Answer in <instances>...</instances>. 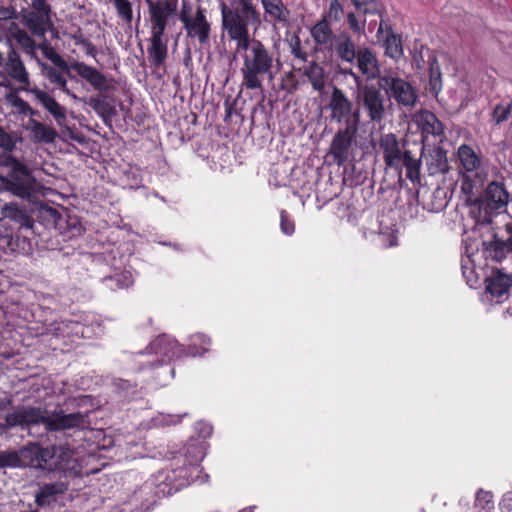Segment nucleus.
<instances>
[{
  "label": "nucleus",
  "instance_id": "obj_1",
  "mask_svg": "<svg viewBox=\"0 0 512 512\" xmlns=\"http://www.w3.org/2000/svg\"><path fill=\"white\" fill-rule=\"evenodd\" d=\"M203 456V447L196 439H190L176 452H169L162 468V496H171L194 482H204L208 475H204L205 479L201 477Z\"/></svg>",
  "mask_w": 512,
  "mask_h": 512
},
{
  "label": "nucleus",
  "instance_id": "obj_2",
  "mask_svg": "<svg viewBox=\"0 0 512 512\" xmlns=\"http://www.w3.org/2000/svg\"><path fill=\"white\" fill-rule=\"evenodd\" d=\"M229 40L236 42L237 51H243L242 66V87L247 90H263V79L271 78L274 63L278 62L274 50L265 45L255 37L251 38L250 33L244 32L228 36Z\"/></svg>",
  "mask_w": 512,
  "mask_h": 512
},
{
  "label": "nucleus",
  "instance_id": "obj_3",
  "mask_svg": "<svg viewBox=\"0 0 512 512\" xmlns=\"http://www.w3.org/2000/svg\"><path fill=\"white\" fill-rule=\"evenodd\" d=\"M8 428L20 427L22 430H28V433L35 436L32 429L42 424L44 432H58L69 429H84L89 426V416L87 413L74 412L66 414L63 410L53 411L51 414L35 406H22L8 413L5 417Z\"/></svg>",
  "mask_w": 512,
  "mask_h": 512
},
{
  "label": "nucleus",
  "instance_id": "obj_4",
  "mask_svg": "<svg viewBox=\"0 0 512 512\" xmlns=\"http://www.w3.org/2000/svg\"><path fill=\"white\" fill-rule=\"evenodd\" d=\"M220 1L222 29L227 36L249 31V26L258 28L261 24V13L257 7V0H232L228 5Z\"/></svg>",
  "mask_w": 512,
  "mask_h": 512
},
{
  "label": "nucleus",
  "instance_id": "obj_5",
  "mask_svg": "<svg viewBox=\"0 0 512 512\" xmlns=\"http://www.w3.org/2000/svg\"><path fill=\"white\" fill-rule=\"evenodd\" d=\"M33 455V465L43 470L66 473L76 465L73 450L64 445L35 447Z\"/></svg>",
  "mask_w": 512,
  "mask_h": 512
},
{
  "label": "nucleus",
  "instance_id": "obj_6",
  "mask_svg": "<svg viewBox=\"0 0 512 512\" xmlns=\"http://www.w3.org/2000/svg\"><path fill=\"white\" fill-rule=\"evenodd\" d=\"M206 13V9L201 5L193 13L189 1H182L179 19L184 25L187 36L197 38L201 44L207 43L211 34V23L208 21Z\"/></svg>",
  "mask_w": 512,
  "mask_h": 512
},
{
  "label": "nucleus",
  "instance_id": "obj_7",
  "mask_svg": "<svg viewBox=\"0 0 512 512\" xmlns=\"http://www.w3.org/2000/svg\"><path fill=\"white\" fill-rule=\"evenodd\" d=\"M331 121L337 124H344V127L359 128L360 111L353 109V102L338 87H333L328 103Z\"/></svg>",
  "mask_w": 512,
  "mask_h": 512
},
{
  "label": "nucleus",
  "instance_id": "obj_8",
  "mask_svg": "<svg viewBox=\"0 0 512 512\" xmlns=\"http://www.w3.org/2000/svg\"><path fill=\"white\" fill-rule=\"evenodd\" d=\"M380 85L358 86L357 104L366 112L371 122L380 123L386 115V99Z\"/></svg>",
  "mask_w": 512,
  "mask_h": 512
},
{
  "label": "nucleus",
  "instance_id": "obj_9",
  "mask_svg": "<svg viewBox=\"0 0 512 512\" xmlns=\"http://www.w3.org/2000/svg\"><path fill=\"white\" fill-rule=\"evenodd\" d=\"M378 84L386 95L399 106L411 108L417 101V93L412 84L396 74H386L379 78Z\"/></svg>",
  "mask_w": 512,
  "mask_h": 512
},
{
  "label": "nucleus",
  "instance_id": "obj_10",
  "mask_svg": "<svg viewBox=\"0 0 512 512\" xmlns=\"http://www.w3.org/2000/svg\"><path fill=\"white\" fill-rule=\"evenodd\" d=\"M359 128L342 127L333 136L328 155L338 166L346 165L353 156V144Z\"/></svg>",
  "mask_w": 512,
  "mask_h": 512
},
{
  "label": "nucleus",
  "instance_id": "obj_11",
  "mask_svg": "<svg viewBox=\"0 0 512 512\" xmlns=\"http://www.w3.org/2000/svg\"><path fill=\"white\" fill-rule=\"evenodd\" d=\"M7 162L11 165L9 190L19 197H29L34 191L35 182L27 167L15 157L9 156Z\"/></svg>",
  "mask_w": 512,
  "mask_h": 512
},
{
  "label": "nucleus",
  "instance_id": "obj_12",
  "mask_svg": "<svg viewBox=\"0 0 512 512\" xmlns=\"http://www.w3.org/2000/svg\"><path fill=\"white\" fill-rule=\"evenodd\" d=\"M379 149L382 152L386 168L401 172L405 150L402 149L397 136L394 133L381 135Z\"/></svg>",
  "mask_w": 512,
  "mask_h": 512
},
{
  "label": "nucleus",
  "instance_id": "obj_13",
  "mask_svg": "<svg viewBox=\"0 0 512 512\" xmlns=\"http://www.w3.org/2000/svg\"><path fill=\"white\" fill-rule=\"evenodd\" d=\"M36 61L40 68L41 75L54 86V89H60L66 95L77 99V96L68 88L67 76L72 77L70 72L72 69L71 65L68 64V71H66L45 63L38 57H36Z\"/></svg>",
  "mask_w": 512,
  "mask_h": 512
},
{
  "label": "nucleus",
  "instance_id": "obj_14",
  "mask_svg": "<svg viewBox=\"0 0 512 512\" xmlns=\"http://www.w3.org/2000/svg\"><path fill=\"white\" fill-rule=\"evenodd\" d=\"M151 21L152 43L149 55L153 65L160 67V0H145Z\"/></svg>",
  "mask_w": 512,
  "mask_h": 512
},
{
  "label": "nucleus",
  "instance_id": "obj_15",
  "mask_svg": "<svg viewBox=\"0 0 512 512\" xmlns=\"http://www.w3.org/2000/svg\"><path fill=\"white\" fill-rule=\"evenodd\" d=\"M7 74L22 86V89L29 90L30 79L29 73L19 55L14 48H10L4 63Z\"/></svg>",
  "mask_w": 512,
  "mask_h": 512
},
{
  "label": "nucleus",
  "instance_id": "obj_16",
  "mask_svg": "<svg viewBox=\"0 0 512 512\" xmlns=\"http://www.w3.org/2000/svg\"><path fill=\"white\" fill-rule=\"evenodd\" d=\"M74 70L82 79L87 81L95 90L107 92L111 88V81L96 68L85 64L84 62L75 61L71 64Z\"/></svg>",
  "mask_w": 512,
  "mask_h": 512
},
{
  "label": "nucleus",
  "instance_id": "obj_17",
  "mask_svg": "<svg viewBox=\"0 0 512 512\" xmlns=\"http://www.w3.org/2000/svg\"><path fill=\"white\" fill-rule=\"evenodd\" d=\"M310 36L319 50L332 52L337 35L332 29L331 22H328L326 18H321L310 28Z\"/></svg>",
  "mask_w": 512,
  "mask_h": 512
},
{
  "label": "nucleus",
  "instance_id": "obj_18",
  "mask_svg": "<svg viewBox=\"0 0 512 512\" xmlns=\"http://www.w3.org/2000/svg\"><path fill=\"white\" fill-rule=\"evenodd\" d=\"M358 70L367 79L373 80L380 78V66L376 54L368 47L358 48L357 57H355Z\"/></svg>",
  "mask_w": 512,
  "mask_h": 512
},
{
  "label": "nucleus",
  "instance_id": "obj_19",
  "mask_svg": "<svg viewBox=\"0 0 512 512\" xmlns=\"http://www.w3.org/2000/svg\"><path fill=\"white\" fill-rule=\"evenodd\" d=\"M332 52H335L342 62L349 64L355 63V57H357L358 49L349 32L342 31L337 35L333 43Z\"/></svg>",
  "mask_w": 512,
  "mask_h": 512
},
{
  "label": "nucleus",
  "instance_id": "obj_20",
  "mask_svg": "<svg viewBox=\"0 0 512 512\" xmlns=\"http://www.w3.org/2000/svg\"><path fill=\"white\" fill-rule=\"evenodd\" d=\"M386 31V36L383 39V46L385 48V55L394 59L399 60L403 56V45L402 37L393 31L392 27L386 25L384 27V21L381 20L378 30L377 37L380 39V35Z\"/></svg>",
  "mask_w": 512,
  "mask_h": 512
},
{
  "label": "nucleus",
  "instance_id": "obj_21",
  "mask_svg": "<svg viewBox=\"0 0 512 512\" xmlns=\"http://www.w3.org/2000/svg\"><path fill=\"white\" fill-rule=\"evenodd\" d=\"M265 20L274 26L281 24L285 26L290 19V11L283 0H261Z\"/></svg>",
  "mask_w": 512,
  "mask_h": 512
},
{
  "label": "nucleus",
  "instance_id": "obj_22",
  "mask_svg": "<svg viewBox=\"0 0 512 512\" xmlns=\"http://www.w3.org/2000/svg\"><path fill=\"white\" fill-rule=\"evenodd\" d=\"M505 233L507 234L505 239L500 237L498 233H494L493 239L486 247L487 255L498 262L512 252V226L507 225Z\"/></svg>",
  "mask_w": 512,
  "mask_h": 512
},
{
  "label": "nucleus",
  "instance_id": "obj_23",
  "mask_svg": "<svg viewBox=\"0 0 512 512\" xmlns=\"http://www.w3.org/2000/svg\"><path fill=\"white\" fill-rule=\"evenodd\" d=\"M67 490L68 485L61 481L44 484L36 493L35 501L40 507L49 506L55 503Z\"/></svg>",
  "mask_w": 512,
  "mask_h": 512
},
{
  "label": "nucleus",
  "instance_id": "obj_24",
  "mask_svg": "<svg viewBox=\"0 0 512 512\" xmlns=\"http://www.w3.org/2000/svg\"><path fill=\"white\" fill-rule=\"evenodd\" d=\"M417 122L421 128L422 137L424 140L428 141L429 136L434 138H442L444 136L443 124L439 121L434 113L428 110L420 111Z\"/></svg>",
  "mask_w": 512,
  "mask_h": 512
},
{
  "label": "nucleus",
  "instance_id": "obj_25",
  "mask_svg": "<svg viewBox=\"0 0 512 512\" xmlns=\"http://www.w3.org/2000/svg\"><path fill=\"white\" fill-rule=\"evenodd\" d=\"M509 201V193L501 182L488 184L484 193V202L489 209L497 210L505 207Z\"/></svg>",
  "mask_w": 512,
  "mask_h": 512
},
{
  "label": "nucleus",
  "instance_id": "obj_26",
  "mask_svg": "<svg viewBox=\"0 0 512 512\" xmlns=\"http://www.w3.org/2000/svg\"><path fill=\"white\" fill-rule=\"evenodd\" d=\"M29 92L54 117L58 124H62L66 120V109L54 97L38 87L29 89Z\"/></svg>",
  "mask_w": 512,
  "mask_h": 512
},
{
  "label": "nucleus",
  "instance_id": "obj_27",
  "mask_svg": "<svg viewBox=\"0 0 512 512\" xmlns=\"http://www.w3.org/2000/svg\"><path fill=\"white\" fill-rule=\"evenodd\" d=\"M187 349L178 340L168 334L162 333V369L165 362H172L187 357Z\"/></svg>",
  "mask_w": 512,
  "mask_h": 512
},
{
  "label": "nucleus",
  "instance_id": "obj_28",
  "mask_svg": "<svg viewBox=\"0 0 512 512\" xmlns=\"http://www.w3.org/2000/svg\"><path fill=\"white\" fill-rule=\"evenodd\" d=\"M23 22L27 28L36 36H44L48 28L53 26L51 15L31 12L27 9L22 11Z\"/></svg>",
  "mask_w": 512,
  "mask_h": 512
},
{
  "label": "nucleus",
  "instance_id": "obj_29",
  "mask_svg": "<svg viewBox=\"0 0 512 512\" xmlns=\"http://www.w3.org/2000/svg\"><path fill=\"white\" fill-rule=\"evenodd\" d=\"M26 129L31 132L32 140L35 143H54L57 132L54 128L39 122L36 119H30Z\"/></svg>",
  "mask_w": 512,
  "mask_h": 512
},
{
  "label": "nucleus",
  "instance_id": "obj_30",
  "mask_svg": "<svg viewBox=\"0 0 512 512\" xmlns=\"http://www.w3.org/2000/svg\"><path fill=\"white\" fill-rule=\"evenodd\" d=\"M427 63L429 68L430 91L437 96L442 90V73L437 57L430 49H426Z\"/></svg>",
  "mask_w": 512,
  "mask_h": 512
},
{
  "label": "nucleus",
  "instance_id": "obj_31",
  "mask_svg": "<svg viewBox=\"0 0 512 512\" xmlns=\"http://www.w3.org/2000/svg\"><path fill=\"white\" fill-rule=\"evenodd\" d=\"M427 169L430 175L444 174L449 170L447 152L441 148H434L427 158Z\"/></svg>",
  "mask_w": 512,
  "mask_h": 512
},
{
  "label": "nucleus",
  "instance_id": "obj_32",
  "mask_svg": "<svg viewBox=\"0 0 512 512\" xmlns=\"http://www.w3.org/2000/svg\"><path fill=\"white\" fill-rule=\"evenodd\" d=\"M457 154L460 164L466 172H474L480 167V156L474 151V149L471 146L467 144H462L458 148Z\"/></svg>",
  "mask_w": 512,
  "mask_h": 512
},
{
  "label": "nucleus",
  "instance_id": "obj_33",
  "mask_svg": "<svg viewBox=\"0 0 512 512\" xmlns=\"http://www.w3.org/2000/svg\"><path fill=\"white\" fill-rule=\"evenodd\" d=\"M312 88L315 91L322 92L326 84V75L324 68L316 62H311L304 72Z\"/></svg>",
  "mask_w": 512,
  "mask_h": 512
},
{
  "label": "nucleus",
  "instance_id": "obj_34",
  "mask_svg": "<svg viewBox=\"0 0 512 512\" xmlns=\"http://www.w3.org/2000/svg\"><path fill=\"white\" fill-rule=\"evenodd\" d=\"M211 339L204 334L198 333L191 337V343L187 349V355L191 357L203 356L210 349Z\"/></svg>",
  "mask_w": 512,
  "mask_h": 512
},
{
  "label": "nucleus",
  "instance_id": "obj_35",
  "mask_svg": "<svg viewBox=\"0 0 512 512\" xmlns=\"http://www.w3.org/2000/svg\"><path fill=\"white\" fill-rule=\"evenodd\" d=\"M510 280L507 276L499 274L487 280L486 291L493 297H501L508 292Z\"/></svg>",
  "mask_w": 512,
  "mask_h": 512
},
{
  "label": "nucleus",
  "instance_id": "obj_36",
  "mask_svg": "<svg viewBox=\"0 0 512 512\" xmlns=\"http://www.w3.org/2000/svg\"><path fill=\"white\" fill-rule=\"evenodd\" d=\"M403 167L406 169V177L412 183L420 181V167L421 161L412 155L410 150H405V157L403 158Z\"/></svg>",
  "mask_w": 512,
  "mask_h": 512
},
{
  "label": "nucleus",
  "instance_id": "obj_37",
  "mask_svg": "<svg viewBox=\"0 0 512 512\" xmlns=\"http://www.w3.org/2000/svg\"><path fill=\"white\" fill-rule=\"evenodd\" d=\"M23 138L20 132L6 131L0 126V149L4 152L12 153L16 149L17 143H21Z\"/></svg>",
  "mask_w": 512,
  "mask_h": 512
},
{
  "label": "nucleus",
  "instance_id": "obj_38",
  "mask_svg": "<svg viewBox=\"0 0 512 512\" xmlns=\"http://www.w3.org/2000/svg\"><path fill=\"white\" fill-rule=\"evenodd\" d=\"M90 107L104 120L115 115V108L100 96L91 97L89 100Z\"/></svg>",
  "mask_w": 512,
  "mask_h": 512
},
{
  "label": "nucleus",
  "instance_id": "obj_39",
  "mask_svg": "<svg viewBox=\"0 0 512 512\" xmlns=\"http://www.w3.org/2000/svg\"><path fill=\"white\" fill-rule=\"evenodd\" d=\"M13 38L28 55L35 59L38 57L36 54V42L25 30L18 29L15 33H13Z\"/></svg>",
  "mask_w": 512,
  "mask_h": 512
},
{
  "label": "nucleus",
  "instance_id": "obj_40",
  "mask_svg": "<svg viewBox=\"0 0 512 512\" xmlns=\"http://www.w3.org/2000/svg\"><path fill=\"white\" fill-rule=\"evenodd\" d=\"M104 282L110 289L128 288L133 284V277L130 272H122L114 276L104 278Z\"/></svg>",
  "mask_w": 512,
  "mask_h": 512
},
{
  "label": "nucleus",
  "instance_id": "obj_41",
  "mask_svg": "<svg viewBox=\"0 0 512 512\" xmlns=\"http://www.w3.org/2000/svg\"><path fill=\"white\" fill-rule=\"evenodd\" d=\"M344 15L343 5L339 0H329L328 10L321 18H326L328 22H339Z\"/></svg>",
  "mask_w": 512,
  "mask_h": 512
},
{
  "label": "nucleus",
  "instance_id": "obj_42",
  "mask_svg": "<svg viewBox=\"0 0 512 512\" xmlns=\"http://www.w3.org/2000/svg\"><path fill=\"white\" fill-rule=\"evenodd\" d=\"M45 58L51 61L52 66L68 71V62L51 46H44L42 49Z\"/></svg>",
  "mask_w": 512,
  "mask_h": 512
},
{
  "label": "nucleus",
  "instance_id": "obj_43",
  "mask_svg": "<svg viewBox=\"0 0 512 512\" xmlns=\"http://www.w3.org/2000/svg\"><path fill=\"white\" fill-rule=\"evenodd\" d=\"M475 506L484 510L494 507L493 494L490 491L479 489L475 495Z\"/></svg>",
  "mask_w": 512,
  "mask_h": 512
},
{
  "label": "nucleus",
  "instance_id": "obj_44",
  "mask_svg": "<svg viewBox=\"0 0 512 512\" xmlns=\"http://www.w3.org/2000/svg\"><path fill=\"white\" fill-rule=\"evenodd\" d=\"M512 112V101L507 105L497 104L492 112V119L496 124L506 121Z\"/></svg>",
  "mask_w": 512,
  "mask_h": 512
},
{
  "label": "nucleus",
  "instance_id": "obj_45",
  "mask_svg": "<svg viewBox=\"0 0 512 512\" xmlns=\"http://www.w3.org/2000/svg\"><path fill=\"white\" fill-rule=\"evenodd\" d=\"M385 10L383 3L379 0H368L362 8L357 11L362 15H382Z\"/></svg>",
  "mask_w": 512,
  "mask_h": 512
},
{
  "label": "nucleus",
  "instance_id": "obj_46",
  "mask_svg": "<svg viewBox=\"0 0 512 512\" xmlns=\"http://www.w3.org/2000/svg\"><path fill=\"white\" fill-rule=\"evenodd\" d=\"M115 7L119 17L125 22L130 23L133 18L132 7L129 0H114Z\"/></svg>",
  "mask_w": 512,
  "mask_h": 512
},
{
  "label": "nucleus",
  "instance_id": "obj_47",
  "mask_svg": "<svg viewBox=\"0 0 512 512\" xmlns=\"http://www.w3.org/2000/svg\"><path fill=\"white\" fill-rule=\"evenodd\" d=\"M346 21L348 24V28L354 33V34H362L365 30V23L366 20L360 21L354 12H349L346 15Z\"/></svg>",
  "mask_w": 512,
  "mask_h": 512
},
{
  "label": "nucleus",
  "instance_id": "obj_48",
  "mask_svg": "<svg viewBox=\"0 0 512 512\" xmlns=\"http://www.w3.org/2000/svg\"><path fill=\"white\" fill-rule=\"evenodd\" d=\"M280 228L288 236H291L295 231V223L286 210H281L280 212Z\"/></svg>",
  "mask_w": 512,
  "mask_h": 512
},
{
  "label": "nucleus",
  "instance_id": "obj_49",
  "mask_svg": "<svg viewBox=\"0 0 512 512\" xmlns=\"http://www.w3.org/2000/svg\"><path fill=\"white\" fill-rule=\"evenodd\" d=\"M189 416L187 412L172 414V413H164L162 412V427L164 426H174L182 422L183 418Z\"/></svg>",
  "mask_w": 512,
  "mask_h": 512
},
{
  "label": "nucleus",
  "instance_id": "obj_50",
  "mask_svg": "<svg viewBox=\"0 0 512 512\" xmlns=\"http://www.w3.org/2000/svg\"><path fill=\"white\" fill-rule=\"evenodd\" d=\"M9 101L18 114L27 115L30 105L17 95H11Z\"/></svg>",
  "mask_w": 512,
  "mask_h": 512
},
{
  "label": "nucleus",
  "instance_id": "obj_51",
  "mask_svg": "<svg viewBox=\"0 0 512 512\" xmlns=\"http://www.w3.org/2000/svg\"><path fill=\"white\" fill-rule=\"evenodd\" d=\"M426 49H428L427 47H424L423 45H421V48L419 51H417V48L415 47L414 48V54H413V59H412V63L413 65L418 69V70H423L425 69V64H426V59L425 57H427V54H426Z\"/></svg>",
  "mask_w": 512,
  "mask_h": 512
},
{
  "label": "nucleus",
  "instance_id": "obj_52",
  "mask_svg": "<svg viewBox=\"0 0 512 512\" xmlns=\"http://www.w3.org/2000/svg\"><path fill=\"white\" fill-rule=\"evenodd\" d=\"M31 12H38L47 15H51V6L46 0H32L31 1Z\"/></svg>",
  "mask_w": 512,
  "mask_h": 512
},
{
  "label": "nucleus",
  "instance_id": "obj_53",
  "mask_svg": "<svg viewBox=\"0 0 512 512\" xmlns=\"http://www.w3.org/2000/svg\"><path fill=\"white\" fill-rule=\"evenodd\" d=\"M18 18L16 8L10 4L7 7L0 6V21L12 20Z\"/></svg>",
  "mask_w": 512,
  "mask_h": 512
},
{
  "label": "nucleus",
  "instance_id": "obj_54",
  "mask_svg": "<svg viewBox=\"0 0 512 512\" xmlns=\"http://www.w3.org/2000/svg\"><path fill=\"white\" fill-rule=\"evenodd\" d=\"M195 430L198 432L199 436L204 439L210 437L213 433L212 425L204 421L196 422Z\"/></svg>",
  "mask_w": 512,
  "mask_h": 512
},
{
  "label": "nucleus",
  "instance_id": "obj_55",
  "mask_svg": "<svg viewBox=\"0 0 512 512\" xmlns=\"http://www.w3.org/2000/svg\"><path fill=\"white\" fill-rule=\"evenodd\" d=\"M291 52L295 58L302 61H307L308 54L303 50L299 37H296L295 43L291 46Z\"/></svg>",
  "mask_w": 512,
  "mask_h": 512
},
{
  "label": "nucleus",
  "instance_id": "obj_56",
  "mask_svg": "<svg viewBox=\"0 0 512 512\" xmlns=\"http://www.w3.org/2000/svg\"><path fill=\"white\" fill-rule=\"evenodd\" d=\"M176 7H177V0H162V14L164 13V11H166L167 14H171V13L175 12ZM164 29H165V21H164V17L162 16V33L164 32Z\"/></svg>",
  "mask_w": 512,
  "mask_h": 512
},
{
  "label": "nucleus",
  "instance_id": "obj_57",
  "mask_svg": "<svg viewBox=\"0 0 512 512\" xmlns=\"http://www.w3.org/2000/svg\"><path fill=\"white\" fill-rule=\"evenodd\" d=\"M461 189L465 194L472 193L473 183L469 177H464L461 185Z\"/></svg>",
  "mask_w": 512,
  "mask_h": 512
},
{
  "label": "nucleus",
  "instance_id": "obj_58",
  "mask_svg": "<svg viewBox=\"0 0 512 512\" xmlns=\"http://www.w3.org/2000/svg\"><path fill=\"white\" fill-rule=\"evenodd\" d=\"M82 47L85 49L87 55L93 58L96 57L97 49L89 40Z\"/></svg>",
  "mask_w": 512,
  "mask_h": 512
},
{
  "label": "nucleus",
  "instance_id": "obj_59",
  "mask_svg": "<svg viewBox=\"0 0 512 512\" xmlns=\"http://www.w3.org/2000/svg\"><path fill=\"white\" fill-rule=\"evenodd\" d=\"M18 209L13 205H6L4 207V215L6 217L15 218Z\"/></svg>",
  "mask_w": 512,
  "mask_h": 512
},
{
  "label": "nucleus",
  "instance_id": "obj_60",
  "mask_svg": "<svg viewBox=\"0 0 512 512\" xmlns=\"http://www.w3.org/2000/svg\"><path fill=\"white\" fill-rule=\"evenodd\" d=\"M72 39L74 40L75 45L83 46L88 39L82 37L81 35H73Z\"/></svg>",
  "mask_w": 512,
  "mask_h": 512
},
{
  "label": "nucleus",
  "instance_id": "obj_61",
  "mask_svg": "<svg viewBox=\"0 0 512 512\" xmlns=\"http://www.w3.org/2000/svg\"><path fill=\"white\" fill-rule=\"evenodd\" d=\"M70 137L80 144H84L86 142L85 137L80 133H71Z\"/></svg>",
  "mask_w": 512,
  "mask_h": 512
},
{
  "label": "nucleus",
  "instance_id": "obj_62",
  "mask_svg": "<svg viewBox=\"0 0 512 512\" xmlns=\"http://www.w3.org/2000/svg\"><path fill=\"white\" fill-rule=\"evenodd\" d=\"M368 0H351L352 4L356 8V10L362 8V6L367 2Z\"/></svg>",
  "mask_w": 512,
  "mask_h": 512
},
{
  "label": "nucleus",
  "instance_id": "obj_63",
  "mask_svg": "<svg viewBox=\"0 0 512 512\" xmlns=\"http://www.w3.org/2000/svg\"><path fill=\"white\" fill-rule=\"evenodd\" d=\"M168 372L170 374V378L174 379V377H175V367L168 365Z\"/></svg>",
  "mask_w": 512,
  "mask_h": 512
},
{
  "label": "nucleus",
  "instance_id": "obj_64",
  "mask_svg": "<svg viewBox=\"0 0 512 512\" xmlns=\"http://www.w3.org/2000/svg\"><path fill=\"white\" fill-rule=\"evenodd\" d=\"M37 114H38V112H37V111H35V110L30 106V111H29V112H28V114H27V115H29V116H30V119H34L33 117H34L35 115H37Z\"/></svg>",
  "mask_w": 512,
  "mask_h": 512
}]
</instances>
